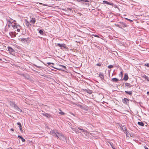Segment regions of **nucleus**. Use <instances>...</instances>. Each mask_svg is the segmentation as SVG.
<instances>
[{
	"instance_id": "1",
	"label": "nucleus",
	"mask_w": 149,
	"mask_h": 149,
	"mask_svg": "<svg viewBox=\"0 0 149 149\" xmlns=\"http://www.w3.org/2000/svg\"><path fill=\"white\" fill-rule=\"evenodd\" d=\"M7 21L8 23V26L10 27L11 25L13 23V22H16V21L10 18H8L7 19Z\"/></svg>"
},
{
	"instance_id": "2",
	"label": "nucleus",
	"mask_w": 149,
	"mask_h": 149,
	"mask_svg": "<svg viewBox=\"0 0 149 149\" xmlns=\"http://www.w3.org/2000/svg\"><path fill=\"white\" fill-rule=\"evenodd\" d=\"M58 132L56 130H53L50 131V134L54 137H56Z\"/></svg>"
},
{
	"instance_id": "3",
	"label": "nucleus",
	"mask_w": 149,
	"mask_h": 149,
	"mask_svg": "<svg viewBox=\"0 0 149 149\" xmlns=\"http://www.w3.org/2000/svg\"><path fill=\"white\" fill-rule=\"evenodd\" d=\"M59 66L61 67L62 68H54L53 67H52L56 70H66V67L64 65H59Z\"/></svg>"
},
{
	"instance_id": "4",
	"label": "nucleus",
	"mask_w": 149,
	"mask_h": 149,
	"mask_svg": "<svg viewBox=\"0 0 149 149\" xmlns=\"http://www.w3.org/2000/svg\"><path fill=\"white\" fill-rule=\"evenodd\" d=\"M56 46H58L61 47V49H62L63 48H66V45L65 44L63 43V44H60V43H58Z\"/></svg>"
},
{
	"instance_id": "5",
	"label": "nucleus",
	"mask_w": 149,
	"mask_h": 149,
	"mask_svg": "<svg viewBox=\"0 0 149 149\" xmlns=\"http://www.w3.org/2000/svg\"><path fill=\"white\" fill-rule=\"evenodd\" d=\"M21 28V26L20 25L17 24L15 27L14 28V29H17V31L18 32H19L20 31V30Z\"/></svg>"
},
{
	"instance_id": "6",
	"label": "nucleus",
	"mask_w": 149,
	"mask_h": 149,
	"mask_svg": "<svg viewBox=\"0 0 149 149\" xmlns=\"http://www.w3.org/2000/svg\"><path fill=\"white\" fill-rule=\"evenodd\" d=\"M129 101V100L127 98H124L122 100V102L123 103L126 105H128Z\"/></svg>"
},
{
	"instance_id": "7",
	"label": "nucleus",
	"mask_w": 149,
	"mask_h": 149,
	"mask_svg": "<svg viewBox=\"0 0 149 149\" xmlns=\"http://www.w3.org/2000/svg\"><path fill=\"white\" fill-rule=\"evenodd\" d=\"M124 129L123 128V130L124 131V132H125L126 134V135L127 136H132L130 134V133L127 130V129L125 127Z\"/></svg>"
},
{
	"instance_id": "8",
	"label": "nucleus",
	"mask_w": 149,
	"mask_h": 149,
	"mask_svg": "<svg viewBox=\"0 0 149 149\" xmlns=\"http://www.w3.org/2000/svg\"><path fill=\"white\" fill-rule=\"evenodd\" d=\"M42 114L43 116H45L48 118H50L52 117L51 115L50 114L47 113H42Z\"/></svg>"
},
{
	"instance_id": "9",
	"label": "nucleus",
	"mask_w": 149,
	"mask_h": 149,
	"mask_svg": "<svg viewBox=\"0 0 149 149\" xmlns=\"http://www.w3.org/2000/svg\"><path fill=\"white\" fill-rule=\"evenodd\" d=\"M107 143H109L110 144V146H111V147L113 148V149H116L114 146V144L113 143H112V142H110V141H107Z\"/></svg>"
},
{
	"instance_id": "10",
	"label": "nucleus",
	"mask_w": 149,
	"mask_h": 149,
	"mask_svg": "<svg viewBox=\"0 0 149 149\" xmlns=\"http://www.w3.org/2000/svg\"><path fill=\"white\" fill-rule=\"evenodd\" d=\"M99 76L102 80L104 79V76L102 73H100L99 74Z\"/></svg>"
},
{
	"instance_id": "11",
	"label": "nucleus",
	"mask_w": 149,
	"mask_h": 149,
	"mask_svg": "<svg viewBox=\"0 0 149 149\" xmlns=\"http://www.w3.org/2000/svg\"><path fill=\"white\" fill-rule=\"evenodd\" d=\"M13 107L16 110L18 111H20V112L22 110L19 109V108L16 104Z\"/></svg>"
},
{
	"instance_id": "12",
	"label": "nucleus",
	"mask_w": 149,
	"mask_h": 149,
	"mask_svg": "<svg viewBox=\"0 0 149 149\" xmlns=\"http://www.w3.org/2000/svg\"><path fill=\"white\" fill-rule=\"evenodd\" d=\"M119 23H120L121 24V27H127V25L125 24V23H124V22H119Z\"/></svg>"
},
{
	"instance_id": "13",
	"label": "nucleus",
	"mask_w": 149,
	"mask_h": 149,
	"mask_svg": "<svg viewBox=\"0 0 149 149\" xmlns=\"http://www.w3.org/2000/svg\"><path fill=\"white\" fill-rule=\"evenodd\" d=\"M36 22V19L34 18H32L30 21V22L33 24H34Z\"/></svg>"
},
{
	"instance_id": "14",
	"label": "nucleus",
	"mask_w": 149,
	"mask_h": 149,
	"mask_svg": "<svg viewBox=\"0 0 149 149\" xmlns=\"http://www.w3.org/2000/svg\"><path fill=\"white\" fill-rule=\"evenodd\" d=\"M63 135L61 133H60L58 132L56 137L57 138H59V139Z\"/></svg>"
},
{
	"instance_id": "15",
	"label": "nucleus",
	"mask_w": 149,
	"mask_h": 149,
	"mask_svg": "<svg viewBox=\"0 0 149 149\" xmlns=\"http://www.w3.org/2000/svg\"><path fill=\"white\" fill-rule=\"evenodd\" d=\"M142 77L143 78L145 79H146L147 80V81H149V78L148 76H146L145 75H143L142 76Z\"/></svg>"
},
{
	"instance_id": "16",
	"label": "nucleus",
	"mask_w": 149,
	"mask_h": 149,
	"mask_svg": "<svg viewBox=\"0 0 149 149\" xmlns=\"http://www.w3.org/2000/svg\"><path fill=\"white\" fill-rule=\"evenodd\" d=\"M71 129L77 134H78L79 132H79V131H78V130H77V129L75 128L71 127Z\"/></svg>"
},
{
	"instance_id": "17",
	"label": "nucleus",
	"mask_w": 149,
	"mask_h": 149,
	"mask_svg": "<svg viewBox=\"0 0 149 149\" xmlns=\"http://www.w3.org/2000/svg\"><path fill=\"white\" fill-rule=\"evenodd\" d=\"M103 2L104 3L106 4H107L109 5H113V3H110L106 1H103Z\"/></svg>"
},
{
	"instance_id": "18",
	"label": "nucleus",
	"mask_w": 149,
	"mask_h": 149,
	"mask_svg": "<svg viewBox=\"0 0 149 149\" xmlns=\"http://www.w3.org/2000/svg\"><path fill=\"white\" fill-rule=\"evenodd\" d=\"M128 79V77L127 74H125L124 77L123 78L124 80L125 81L127 80Z\"/></svg>"
},
{
	"instance_id": "19",
	"label": "nucleus",
	"mask_w": 149,
	"mask_h": 149,
	"mask_svg": "<svg viewBox=\"0 0 149 149\" xmlns=\"http://www.w3.org/2000/svg\"><path fill=\"white\" fill-rule=\"evenodd\" d=\"M85 91L87 93H89L90 94H92V92L91 90L88 89H85Z\"/></svg>"
},
{
	"instance_id": "20",
	"label": "nucleus",
	"mask_w": 149,
	"mask_h": 149,
	"mask_svg": "<svg viewBox=\"0 0 149 149\" xmlns=\"http://www.w3.org/2000/svg\"><path fill=\"white\" fill-rule=\"evenodd\" d=\"M125 85L126 86L129 88L132 86L131 85L130 83H125Z\"/></svg>"
},
{
	"instance_id": "21",
	"label": "nucleus",
	"mask_w": 149,
	"mask_h": 149,
	"mask_svg": "<svg viewBox=\"0 0 149 149\" xmlns=\"http://www.w3.org/2000/svg\"><path fill=\"white\" fill-rule=\"evenodd\" d=\"M8 49L9 51L11 53L13 52L14 51V50L13 48L11 47H8Z\"/></svg>"
},
{
	"instance_id": "22",
	"label": "nucleus",
	"mask_w": 149,
	"mask_h": 149,
	"mask_svg": "<svg viewBox=\"0 0 149 149\" xmlns=\"http://www.w3.org/2000/svg\"><path fill=\"white\" fill-rule=\"evenodd\" d=\"M119 81V79L116 78H114L112 79V81L113 82H117Z\"/></svg>"
},
{
	"instance_id": "23",
	"label": "nucleus",
	"mask_w": 149,
	"mask_h": 149,
	"mask_svg": "<svg viewBox=\"0 0 149 149\" xmlns=\"http://www.w3.org/2000/svg\"><path fill=\"white\" fill-rule=\"evenodd\" d=\"M18 138L20 139L22 142H24L25 141V140L23 138L22 136L18 135L17 136Z\"/></svg>"
},
{
	"instance_id": "24",
	"label": "nucleus",
	"mask_w": 149,
	"mask_h": 149,
	"mask_svg": "<svg viewBox=\"0 0 149 149\" xmlns=\"http://www.w3.org/2000/svg\"><path fill=\"white\" fill-rule=\"evenodd\" d=\"M26 25L28 27H30L31 26V25L29 23V22L27 21H26Z\"/></svg>"
},
{
	"instance_id": "25",
	"label": "nucleus",
	"mask_w": 149,
	"mask_h": 149,
	"mask_svg": "<svg viewBox=\"0 0 149 149\" xmlns=\"http://www.w3.org/2000/svg\"><path fill=\"white\" fill-rule=\"evenodd\" d=\"M21 41L23 42L26 43L27 42V40L25 38H23L21 39Z\"/></svg>"
},
{
	"instance_id": "26",
	"label": "nucleus",
	"mask_w": 149,
	"mask_h": 149,
	"mask_svg": "<svg viewBox=\"0 0 149 149\" xmlns=\"http://www.w3.org/2000/svg\"><path fill=\"white\" fill-rule=\"evenodd\" d=\"M78 128L79 130H81L83 132H84V133H86V132H87V130H84V129H83L80 128H79V127H78Z\"/></svg>"
},
{
	"instance_id": "27",
	"label": "nucleus",
	"mask_w": 149,
	"mask_h": 149,
	"mask_svg": "<svg viewBox=\"0 0 149 149\" xmlns=\"http://www.w3.org/2000/svg\"><path fill=\"white\" fill-rule=\"evenodd\" d=\"M10 104L11 107H14L15 105V103L13 102L10 101Z\"/></svg>"
},
{
	"instance_id": "28",
	"label": "nucleus",
	"mask_w": 149,
	"mask_h": 149,
	"mask_svg": "<svg viewBox=\"0 0 149 149\" xmlns=\"http://www.w3.org/2000/svg\"><path fill=\"white\" fill-rule=\"evenodd\" d=\"M17 24L16 22H13V23L11 25V26L14 29Z\"/></svg>"
},
{
	"instance_id": "29",
	"label": "nucleus",
	"mask_w": 149,
	"mask_h": 149,
	"mask_svg": "<svg viewBox=\"0 0 149 149\" xmlns=\"http://www.w3.org/2000/svg\"><path fill=\"white\" fill-rule=\"evenodd\" d=\"M125 93H127L130 95H131L132 94V91H125Z\"/></svg>"
},
{
	"instance_id": "30",
	"label": "nucleus",
	"mask_w": 149,
	"mask_h": 149,
	"mask_svg": "<svg viewBox=\"0 0 149 149\" xmlns=\"http://www.w3.org/2000/svg\"><path fill=\"white\" fill-rule=\"evenodd\" d=\"M138 124L141 126H143L144 125V123L142 122H138Z\"/></svg>"
},
{
	"instance_id": "31",
	"label": "nucleus",
	"mask_w": 149,
	"mask_h": 149,
	"mask_svg": "<svg viewBox=\"0 0 149 149\" xmlns=\"http://www.w3.org/2000/svg\"><path fill=\"white\" fill-rule=\"evenodd\" d=\"M114 25L118 27L120 29H122V27L121 26V25H119L118 24H114Z\"/></svg>"
},
{
	"instance_id": "32",
	"label": "nucleus",
	"mask_w": 149,
	"mask_h": 149,
	"mask_svg": "<svg viewBox=\"0 0 149 149\" xmlns=\"http://www.w3.org/2000/svg\"><path fill=\"white\" fill-rule=\"evenodd\" d=\"M60 139L62 140H66V139L65 137L63 135L61 137Z\"/></svg>"
},
{
	"instance_id": "33",
	"label": "nucleus",
	"mask_w": 149,
	"mask_h": 149,
	"mask_svg": "<svg viewBox=\"0 0 149 149\" xmlns=\"http://www.w3.org/2000/svg\"><path fill=\"white\" fill-rule=\"evenodd\" d=\"M39 33L41 35H43L44 34V32L42 30H40L39 31Z\"/></svg>"
},
{
	"instance_id": "34",
	"label": "nucleus",
	"mask_w": 149,
	"mask_h": 149,
	"mask_svg": "<svg viewBox=\"0 0 149 149\" xmlns=\"http://www.w3.org/2000/svg\"><path fill=\"white\" fill-rule=\"evenodd\" d=\"M91 35L96 37L100 38L99 36L95 34H93Z\"/></svg>"
},
{
	"instance_id": "35",
	"label": "nucleus",
	"mask_w": 149,
	"mask_h": 149,
	"mask_svg": "<svg viewBox=\"0 0 149 149\" xmlns=\"http://www.w3.org/2000/svg\"><path fill=\"white\" fill-rule=\"evenodd\" d=\"M113 65H108V68H113Z\"/></svg>"
},
{
	"instance_id": "36",
	"label": "nucleus",
	"mask_w": 149,
	"mask_h": 149,
	"mask_svg": "<svg viewBox=\"0 0 149 149\" xmlns=\"http://www.w3.org/2000/svg\"><path fill=\"white\" fill-rule=\"evenodd\" d=\"M19 129L20 130L21 132H22L23 131L22 129V125H20V126H19Z\"/></svg>"
},
{
	"instance_id": "37",
	"label": "nucleus",
	"mask_w": 149,
	"mask_h": 149,
	"mask_svg": "<svg viewBox=\"0 0 149 149\" xmlns=\"http://www.w3.org/2000/svg\"><path fill=\"white\" fill-rule=\"evenodd\" d=\"M47 64H48V65H50V64H52V65H54V63H50V62H47Z\"/></svg>"
},
{
	"instance_id": "38",
	"label": "nucleus",
	"mask_w": 149,
	"mask_h": 149,
	"mask_svg": "<svg viewBox=\"0 0 149 149\" xmlns=\"http://www.w3.org/2000/svg\"><path fill=\"white\" fill-rule=\"evenodd\" d=\"M125 18L127 20H128V21H130V22H132V21H132V20H131V19H128V18Z\"/></svg>"
},
{
	"instance_id": "39",
	"label": "nucleus",
	"mask_w": 149,
	"mask_h": 149,
	"mask_svg": "<svg viewBox=\"0 0 149 149\" xmlns=\"http://www.w3.org/2000/svg\"><path fill=\"white\" fill-rule=\"evenodd\" d=\"M81 1H82L84 2H88V0H81Z\"/></svg>"
},
{
	"instance_id": "40",
	"label": "nucleus",
	"mask_w": 149,
	"mask_h": 149,
	"mask_svg": "<svg viewBox=\"0 0 149 149\" xmlns=\"http://www.w3.org/2000/svg\"><path fill=\"white\" fill-rule=\"evenodd\" d=\"M59 113L62 115H63L64 114V112H59Z\"/></svg>"
},
{
	"instance_id": "41",
	"label": "nucleus",
	"mask_w": 149,
	"mask_h": 149,
	"mask_svg": "<svg viewBox=\"0 0 149 149\" xmlns=\"http://www.w3.org/2000/svg\"><path fill=\"white\" fill-rule=\"evenodd\" d=\"M96 65L98 66H100L101 65V64L100 63H97L96 64Z\"/></svg>"
},
{
	"instance_id": "42",
	"label": "nucleus",
	"mask_w": 149,
	"mask_h": 149,
	"mask_svg": "<svg viewBox=\"0 0 149 149\" xmlns=\"http://www.w3.org/2000/svg\"><path fill=\"white\" fill-rule=\"evenodd\" d=\"M40 4H41V5H42L44 6H47L45 4H43V3H39Z\"/></svg>"
},
{
	"instance_id": "43",
	"label": "nucleus",
	"mask_w": 149,
	"mask_h": 149,
	"mask_svg": "<svg viewBox=\"0 0 149 149\" xmlns=\"http://www.w3.org/2000/svg\"><path fill=\"white\" fill-rule=\"evenodd\" d=\"M17 124L18 125H19V126H20V125H21V124L20 123H19V122H18L17 123Z\"/></svg>"
},
{
	"instance_id": "44",
	"label": "nucleus",
	"mask_w": 149,
	"mask_h": 149,
	"mask_svg": "<svg viewBox=\"0 0 149 149\" xmlns=\"http://www.w3.org/2000/svg\"><path fill=\"white\" fill-rule=\"evenodd\" d=\"M68 9L69 10H72V8H68Z\"/></svg>"
},
{
	"instance_id": "45",
	"label": "nucleus",
	"mask_w": 149,
	"mask_h": 149,
	"mask_svg": "<svg viewBox=\"0 0 149 149\" xmlns=\"http://www.w3.org/2000/svg\"><path fill=\"white\" fill-rule=\"evenodd\" d=\"M10 130L12 131H14V129H13V128H11L10 129Z\"/></svg>"
},
{
	"instance_id": "46",
	"label": "nucleus",
	"mask_w": 149,
	"mask_h": 149,
	"mask_svg": "<svg viewBox=\"0 0 149 149\" xmlns=\"http://www.w3.org/2000/svg\"><path fill=\"white\" fill-rule=\"evenodd\" d=\"M147 93L148 95H149V92H147Z\"/></svg>"
},
{
	"instance_id": "47",
	"label": "nucleus",
	"mask_w": 149,
	"mask_h": 149,
	"mask_svg": "<svg viewBox=\"0 0 149 149\" xmlns=\"http://www.w3.org/2000/svg\"><path fill=\"white\" fill-rule=\"evenodd\" d=\"M149 65L148 64H147V65H146V66H147L148 67V65Z\"/></svg>"
},
{
	"instance_id": "48",
	"label": "nucleus",
	"mask_w": 149,
	"mask_h": 149,
	"mask_svg": "<svg viewBox=\"0 0 149 149\" xmlns=\"http://www.w3.org/2000/svg\"><path fill=\"white\" fill-rule=\"evenodd\" d=\"M35 65L36 67H38V68H40V66H37L36 65Z\"/></svg>"
},
{
	"instance_id": "49",
	"label": "nucleus",
	"mask_w": 149,
	"mask_h": 149,
	"mask_svg": "<svg viewBox=\"0 0 149 149\" xmlns=\"http://www.w3.org/2000/svg\"><path fill=\"white\" fill-rule=\"evenodd\" d=\"M7 149H13L11 148L10 147V148H8Z\"/></svg>"
},
{
	"instance_id": "50",
	"label": "nucleus",
	"mask_w": 149,
	"mask_h": 149,
	"mask_svg": "<svg viewBox=\"0 0 149 149\" xmlns=\"http://www.w3.org/2000/svg\"><path fill=\"white\" fill-rule=\"evenodd\" d=\"M145 149H148V148L147 147H145Z\"/></svg>"
},
{
	"instance_id": "51",
	"label": "nucleus",
	"mask_w": 149,
	"mask_h": 149,
	"mask_svg": "<svg viewBox=\"0 0 149 149\" xmlns=\"http://www.w3.org/2000/svg\"><path fill=\"white\" fill-rule=\"evenodd\" d=\"M23 76H24V74H21Z\"/></svg>"
},
{
	"instance_id": "52",
	"label": "nucleus",
	"mask_w": 149,
	"mask_h": 149,
	"mask_svg": "<svg viewBox=\"0 0 149 149\" xmlns=\"http://www.w3.org/2000/svg\"><path fill=\"white\" fill-rule=\"evenodd\" d=\"M13 33L12 32H10L9 33V34L11 35V34H12Z\"/></svg>"
},
{
	"instance_id": "53",
	"label": "nucleus",
	"mask_w": 149,
	"mask_h": 149,
	"mask_svg": "<svg viewBox=\"0 0 149 149\" xmlns=\"http://www.w3.org/2000/svg\"><path fill=\"white\" fill-rule=\"evenodd\" d=\"M62 10H65V9H63Z\"/></svg>"
},
{
	"instance_id": "54",
	"label": "nucleus",
	"mask_w": 149,
	"mask_h": 149,
	"mask_svg": "<svg viewBox=\"0 0 149 149\" xmlns=\"http://www.w3.org/2000/svg\"><path fill=\"white\" fill-rule=\"evenodd\" d=\"M1 60V59L0 58V60Z\"/></svg>"
},
{
	"instance_id": "55",
	"label": "nucleus",
	"mask_w": 149,
	"mask_h": 149,
	"mask_svg": "<svg viewBox=\"0 0 149 149\" xmlns=\"http://www.w3.org/2000/svg\"><path fill=\"white\" fill-rule=\"evenodd\" d=\"M120 73H121V74H122V72H120Z\"/></svg>"
},
{
	"instance_id": "56",
	"label": "nucleus",
	"mask_w": 149,
	"mask_h": 149,
	"mask_svg": "<svg viewBox=\"0 0 149 149\" xmlns=\"http://www.w3.org/2000/svg\"><path fill=\"white\" fill-rule=\"evenodd\" d=\"M148 67H149V65H148Z\"/></svg>"
}]
</instances>
